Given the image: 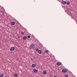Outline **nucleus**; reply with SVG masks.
Returning <instances> with one entry per match:
<instances>
[{"label":"nucleus","instance_id":"5","mask_svg":"<svg viewBox=\"0 0 77 77\" xmlns=\"http://www.w3.org/2000/svg\"><path fill=\"white\" fill-rule=\"evenodd\" d=\"M62 72H67V70L66 69H63L62 70Z\"/></svg>","mask_w":77,"mask_h":77},{"label":"nucleus","instance_id":"12","mask_svg":"<svg viewBox=\"0 0 77 77\" xmlns=\"http://www.w3.org/2000/svg\"><path fill=\"white\" fill-rule=\"evenodd\" d=\"M43 74H47V72L46 71H44L43 72Z\"/></svg>","mask_w":77,"mask_h":77},{"label":"nucleus","instance_id":"7","mask_svg":"<svg viewBox=\"0 0 77 77\" xmlns=\"http://www.w3.org/2000/svg\"><path fill=\"white\" fill-rule=\"evenodd\" d=\"M35 66H36V64H33L32 65V68H34L35 67Z\"/></svg>","mask_w":77,"mask_h":77},{"label":"nucleus","instance_id":"8","mask_svg":"<svg viewBox=\"0 0 77 77\" xmlns=\"http://www.w3.org/2000/svg\"><path fill=\"white\" fill-rule=\"evenodd\" d=\"M38 54H41V53H42V51H41V50H38Z\"/></svg>","mask_w":77,"mask_h":77},{"label":"nucleus","instance_id":"3","mask_svg":"<svg viewBox=\"0 0 77 77\" xmlns=\"http://www.w3.org/2000/svg\"><path fill=\"white\" fill-rule=\"evenodd\" d=\"M10 50L11 51H14L15 50V48L14 47H12L11 48Z\"/></svg>","mask_w":77,"mask_h":77},{"label":"nucleus","instance_id":"2","mask_svg":"<svg viewBox=\"0 0 77 77\" xmlns=\"http://www.w3.org/2000/svg\"><path fill=\"white\" fill-rule=\"evenodd\" d=\"M61 3L63 5H66V1H64L63 0H62L61 1Z\"/></svg>","mask_w":77,"mask_h":77},{"label":"nucleus","instance_id":"1","mask_svg":"<svg viewBox=\"0 0 77 77\" xmlns=\"http://www.w3.org/2000/svg\"><path fill=\"white\" fill-rule=\"evenodd\" d=\"M35 45L34 44H32L30 45L29 48L30 49H33V48H35Z\"/></svg>","mask_w":77,"mask_h":77},{"label":"nucleus","instance_id":"15","mask_svg":"<svg viewBox=\"0 0 77 77\" xmlns=\"http://www.w3.org/2000/svg\"><path fill=\"white\" fill-rule=\"evenodd\" d=\"M35 51H39V49L38 48L35 49Z\"/></svg>","mask_w":77,"mask_h":77},{"label":"nucleus","instance_id":"9","mask_svg":"<svg viewBox=\"0 0 77 77\" xmlns=\"http://www.w3.org/2000/svg\"><path fill=\"white\" fill-rule=\"evenodd\" d=\"M15 23L14 22H12L11 23V24L12 25H15Z\"/></svg>","mask_w":77,"mask_h":77},{"label":"nucleus","instance_id":"11","mask_svg":"<svg viewBox=\"0 0 77 77\" xmlns=\"http://www.w3.org/2000/svg\"><path fill=\"white\" fill-rule=\"evenodd\" d=\"M26 39H27V37L26 36H24L23 37V40H26Z\"/></svg>","mask_w":77,"mask_h":77},{"label":"nucleus","instance_id":"13","mask_svg":"<svg viewBox=\"0 0 77 77\" xmlns=\"http://www.w3.org/2000/svg\"><path fill=\"white\" fill-rule=\"evenodd\" d=\"M66 4L67 5H69L70 4V2H66Z\"/></svg>","mask_w":77,"mask_h":77},{"label":"nucleus","instance_id":"18","mask_svg":"<svg viewBox=\"0 0 77 77\" xmlns=\"http://www.w3.org/2000/svg\"><path fill=\"white\" fill-rule=\"evenodd\" d=\"M21 35H24V32H21Z\"/></svg>","mask_w":77,"mask_h":77},{"label":"nucleus","instance_id":"6","mask_svg":"<svg viewBox=\"0 0 77 77\" xmlns=\"http://www.w3.org/2000/svg\"><path fill=\"white\" fill-rule=\"evenodd\" d=\"M33 71L35 73H36V72H38V71H37V70H36L35 69H33Z\"/></svg>","mask_w":77,"mask_h":77},{"label":"nucleus","instance_id":"16","mask_svg":"<svg viewBox=\"0 0 77 77\" xmlns=\"http://www.w3.org/2000/svg\"><path fill=\"white\" fill-rule=\"evenodd\" d=\"M64 77H68V75L65 74L64 75Z\"/></svg>","mask_w":77,"mask_h":77},{"label":"nucleus","instance_id":"19","mask_svg":"<svg viewBox=\"0 0 77 77\" xmlns=\"http://www.w3.org/2000/svg\"><path fill=\"white\" fill-rule=\"evenodd\" d=\"M27 38H30V35H28Z\"/></svg>","mask_w":77,"mask_h":77},{"label":"nucleus","instance_id":"17","mask_svg":"<svg viewBox=\"0 0 77 77\" xmlns=\"http://www.w3.org/2000/svg\"><path fill=\"white\" fill-rule=\"evenodd\" d=\"M0 77H3V74H1L0 75Z\"/></svg>","mask_w":77,"mask_h":77},{"label":"nucleus","instance_id":"4","mask_svg":"<svg viewBox=\"0 0 77 77\" xmlns=\"http://www.w3.org/2000/svg\"><path fill=\"white\" fill-rule=\"evenodd\" d=\"M61 63L59 62H58L57 63V66H60V65H61Z\"/></svg>","mask_w":77,"mask_h":77},{"label":"nucleus","instance_id":"14","mask_svg":"<svg viewBox=\"0 0 77 77\" xmlns=\"http://www.w3.org/2000/svg\"><path fill=\"white\" fill-rule=\"evenodd\" d=\"M45 52L46 53H48V51L47 50H45Z\"/></svg>","mask_w":77,"mask_h":77},{"label":"nucleus","instance_id":"21","mask_svg":"<svg viewBox=\"0 0 77 77\" xmlns=\"http://www.w3.org/2000/svg\"><path fill=\"white\" fill-rule=\"evenodd\" d=\"M31 60H33V59L31 58Z\"/></svg>","mask_w":77,"mask_h":77},{"label":"nucleus","instance_id":"20","mask_svg":"<svg viewBox=\"0 0 77 77\" xmlns=\"http://www.w3.org/2000/svg\"><path fill=\"white\" fill-rule=\"evenodd\" d=\"M1 13H2V14H3V11H2L1 12Z\"/></svg>","mask_w":77,"mask_h":77},{"label":"nucleus","instance_id":"10","mask_svg":"<svg viewBox=\"0 0 77 77\" xmlns=\"http://www.w3.org/2000/svg\"><path fill=\"white\" fill-rule=\"evenodd\" d=\"M14 76L15 77H18V74L16 73H14Z\"/></svg>","mask_w":77,"mask_h":77}]
</instances>
